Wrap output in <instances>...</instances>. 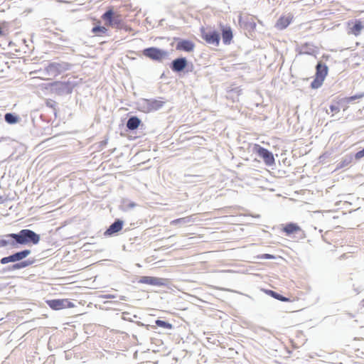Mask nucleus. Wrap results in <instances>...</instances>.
<instances>
[{"label":"nucleus","mask_w":364,"mask_h":364,"mask_svg":"<svg viewBox=\"0 0 364 364\" xmlns=\"http://www.w3.org/2000/svg\"><path fill=\"white\" fill-rule=\"evenodd\" d=\"M4 202L3 197L0 196V204Z\"/></svg>","instance_id":"obj_47"},{"label":"nucleus","mask_w":364,"mask_h":364,"mask_svg":"<svg viewBox=\"0 0 364 364\" xmlns=\"http://www.w3.org/2000/svg\"><path fill=\"white\" fill-rule=\"evenodd\" d=\"M46 304L53 310H60L67 308H73L75 306L73 302L66 299H55L47 300Z\"/></svg>","instance_id":"obj_8"},{"label":"nucleus","mask_w":364,"mask_h":364,"mask_svg":"<svg viewBox=\"0 0 364 364\" xmlns=\"http://www.w3.org/2000/svg\"><path fill=\"white\" fill-rule=\"evenodd\" d=\"M329 109L332 112L338 113L340 111V107L336 105H331Z\"/></svg>","instance_id":"obj_41"},{"label":"nucleus","mask_w":364,"mask_h":364,"mask_svg":"<svg viewBox=\"0 0 364 364\" xmlns=\"http://www.w3.org/2000/svg\"><path fill=\"white\" fill-rule=\"evenodd\" d=\"M254 150L264 160L266 165L272 166L274 164L275 160L272 151L258 144L255 146Z\"/></svg>","instance_id":"obj_7"},{"label":"nucleus","mask_w":364,"mask_h":364,"mask_svg":"<svg viewBox=\"0 0 364 364\" xmlns=\"http://www.w3.org/2000/svg\"><path fill=\"white\" fill-rule=\"evenodd\" d=\"M258 259H275V256L271 254H262L257 256Z\"/></svg>","instance_id":"obj_36"},{"label":"nucleus","mask_w":364,"mask_h":364,"mask_svg":"<svg viewBox=\"0 0 364 364\" xmlns=\"http://www.w3.org/2000/svg\"><path fill=\"white\" fill-rule=\"evenodd\" d=\"M9 262H12V258H11V255L7 256V257H2L0 259V263L1 264H8Z\"/></svg>","instance_id":"obj_37"},{"label":"nucleus","mask_w":364,"mask_h":364,"mask_svg":"<svg viewBox=\"0 0 364 364\" xmlns=\"http://www.w3.org/2000/svg\"><path fill=\"white\" fill-rule=\"evenodd\" d=\"M11 256L12 258V262H14H14L16 263L17 262H18L19 261H21L23 259L20 251L11 254Z\"/></svg>","instance_id":"obj_33"},{"label":"nucleus","mask_w":364,"mask_h":364,"mask_svg":"<svg viewBox=\"0 0 364 364\" xmlns=\"http://www.w3.org/2000/svg\"><path fill=\"white\" fill-rule=\"evenodd\" d=\"M155 323L157 326L164 329L171 330L173 328V326L171 323L161 319H156Z\"/></svg>","instance_id":"obj_27"},{"label":"nucleus","mask_w":364,"mask_h":364,"mask_svg":"<svg viewBox=\"0 0 364 364\" xmlns=\"http://www.w3.org/2000/svg\"><path fill=\"white\" fill-rule=\"evenodd\" d=\"M328 66L321 61L317 63L316 65V75L319 78L325 79L328 74Z\"/></svg>","instance_id":"obj_16"},{"label":"nucleus","mask_w":364,"mask_h":364,"mask_svg":"<svg viewBox=\"0 0 364 364\" xmlns=\"http://www.w3.org/2000/svg\"><path fill=\"white\" fill-rule=\"evenodd\" d=\"M143 55L154 61L161 62L164 59L168 57L167 50L161 49L157 47H149L142 50Z\"/></svg>","instance_id":"obj_4"},{"label":"nucleus","mask_w":364,"mask_h":364,"mask_svg":"<svg viewBox=\"0 0 364 364\" xmlns=\"http://www.w3.org/2000/svg\"><path fill=\"white\" fill-rule=\"evenodd\" d=\"M136 324H137L138 326H146L147 328H148V326H149L148 325H145V324H144L143 323H141V322H140V321H137V322H136Z\"/></svg>","instance_id":"obj_46"},{"label":"nucleus","mask_w":364,"mask_h":364,"mask_svg":"<svg viewBox=\"0 0 364 364\" xmlns=\"http://www.w3.org/2000/svg\"><path fill=\"white\" fill-rule=\"evenodd\" d=\"M233 35L232 29L230 26L222 27V39L225 45H229L231 43Z\"/></svg>","instance_id":"obj_17"},{"label":"nucleus","mask_w":364,"mask_h":364,"mask_svg":"<svg viewBox=\"0 0 364 364\" xmlns=\"http://www.w3.org/2000/svg\"><path fill=\"white\" fill-rule=\"evenodd\" d=\"M103 297L105 299H114L116 298V296L113 294H106Z\"/></svg>","instance_id":"obj_44"},{"label":"nucleus","mask_w":364,"mask_h":364,"mask_svg":"<svg viewBox=\"0 0 364 364\" xmlns=\"http://www.w3.org/2000/svg\"><path fill=\"white\" fill-rule=\"evenodd\" d=\"M132 317L137 318V316L136 315L132 316L131 314L129 312H123L122 313V319L124 321L133 322L134 321L132 319Z\"/></svg>","instance_id":"obj_34"},{"label":"nucleus","mask_w":364,"mask_h":364,"mask_svg":"<svg viewBox=\"0 0 364 364\" xmlns=\"http://www.w3.org/2000/svg\"><path fill=\"white\" fill-rule=\"evenodd\" d=\"M102 20L105 24L117 29L124 28V22L120 16L116 15L112 9H108L102 16Z\"/></svg>","instance_id":"obj_3"},{"label":"nucleus","mask_w":364,"mask_h":364,"mask_svg":"<svg viewBox=\"0 0 364 364\" xmlns=\"http://www.w3.org/2000/svg\"><path fill=\"white\" fill-rule=\"evenodd\" d=\"M108 29L105 26H95L92 28V33L97 36H103L107 33Z\"/></svg>","instance_id":"obj_23"},{"label":"nucleus","mask_w":364,"mask_h":364,"mask_svg":"<svg viewBox=\"0 0 364 364\" xmlns=\"http://www.w3.org/2000/svg\"><path fill=\"white\" fill-rule=\"evenodd\" d=\"M77 85V83L75 80H70V78L65 81L53 82L49 84V87L52 93L59 96H65L71 94Z\"/></svg>","instance_id":"obj_2"},{"label":"nucleus","mask_w":364,"mask_h":364,"mask_svg":"<svg viewBox=\"0 0 364 364\" xmlns=\"http://www.w3.org/2000/svg\"><path fill=\"white\" fill-rule=\"evenodd\" d=\"M6 238L14 239V242L18 245H37L39 243L41 236L30 229H22L17 233H9L5 235Z\"/></svg>","instance_id":"obj_1"},{"label":"nucleus","mask_w":364,"mask_h":364,"mask_svg":"<svg viewBox=\"0 0 364 364\" xmlns=\"http://www.w3.org/2000/svg\"><path fill=\"white\" fill-rule=\"evenodd\" d=\"M16 264L18 269H23L28 267L26 260L19 261L18 262H16Z\"/></svg>","instance_id":"obj_39"},{"label":"nucleus","mask_w":364,"mask_h":364,"mask_svg":"<svg viewBox=\"0 0 364 364\" xmlns=\"http://www.w3.org/2000/svg\"><path fill=\"white\" fill-rule=\"evenodd\" d=\"M141 120L136 116H131L126 124V126L129 130L134 131L141 124Z\"/></svg>","instance_id":"obj_20"},{"label":"nucleus","mask_w":364,"mask_h":364,"mask_svg":"<svg viewBox=\"0 0 364 364\" xmlns=\"http://www.w3.org/2000/svg\"><path fill=\"white\" fill-rule=\"evenodd\" d=\"M137 282L151 286L164 287L167 285L168 279L156 277L142 276L138 279Z\"/></svg>","instance_id":"obj_9"},{"label":"nucleus","mask_w":364,"mask_h":364,"mask_svg":"<svg viewBox=\"0 0 364 364\" xmlns=\"http://www.w3.org/2000/svg\"><path fill=\"white\" fill-rule=\"evenodd\" d=\"M4 120L9 124H15L20 120V117L15 113L7 112L4 114Z\"/></svg>","instance_id":"obj_21"},{"label":"nucleus","mask_w":364,"mask_h":364,"mask_svg":"<svg viewBox=\"0 0 364 364\" xmlns=\"http://www.w3.org/2000/svg\"><path fill=\"white\" fill-rule=\"evenodd\" d=\"M361 305L364 306V299L361 301Z\"/></svg>","instance_id":"obj_48"},{"label":"nucleus","mask_w":364,"mask_h":364,"mask_svg":"<svg viewBox=\"0 0 364 364\" xmlns=\"http://www.w3.org/2000/svg\"><path fill=\"white\" fill-rule=\"evenodd\" d=\"M265 292L269 295L270 296H272V298L274 299H276L279 301H289V299L273 291V290H270V289H268V290H265Z\"/></svg>","instance_id":"obj_22"},{"label":"nucleus","mask_w":364,"mask_h":364,"mask_svg":"<svg viewBox=\"0 0 364 364\" xmlns=\"http://www.w3.org/2000/svg\"><path fill=\"white\" fill-rule=\"evenodd\" d=\"M193 70V63H188V67H186V68L185 69V70L183 72L185 73H189V72H192Z\"/></svg>","instance_id":"obj_42"},{"label":"nucleus","mask_w":364,"mask_h":364,"mask_svg":"<svg viewBox=\"0 0 364 364\" xmlns=\"http://www.w3.org/2000/svg\"><path fill=\"white\" fill-rule=\"evenodd\" d=\"M301 55H314L316 53V48L310 43H304L301 46L299 50Z\"/></svg>","instance_id":"obj_19"},{"label":"nucleus","mask_w":364,"mask_h":364,"mask_svg":"<svg viewBox=\"0 0 364 364\" xmlns=\"http://www.w3.org/2000/svg\"><path fill=\"white\" fill-rule=\"evenodd\" d=\"M107 144V139L103 140V141H102L100 143V146L101 148H102V147L105 146Z\"/></svg>","instance_id":"obj_43"},{"label":"nucleus","mask_w":364,"mask_h":364,"mask_svg":"<svg viewBox=\"0 0 364 364\" xmlns=\"http://www.w3.org/2000/svg\"><path fill=\"white\" fill-rule=\"evenodd\" d=\"M175 41L177 42L176 46V49L177 50L189 53L194 50L195 43L191 40L176 38H175Z\"/></svg>","instance_id":"obj_12"},{"label":"nucleus","mask_w":364,"mask_h":364,"mask_svg":"<svg viewBox=\"0 0 364 364\" xmlns=\"http://www.w3.org/2000/svg\"><path fill=\"white\" fill-rule=\"evenodd\" d=\"M354 158V155L348 154L345 156L342 160L338 164V168H344L348 166L353 161Z\"/></svg>","instance_id":"obj_25"},{"label":"nucleus","mask_w":364,"mask_h":364,"mask_svg":"<svg viewBox=\"0 0 364 364\" xmlns=\"http://www.w3.org/2000/svg\"><path fill=\"white\" fill-rule=\"evenodd\" d=\"M169 67L173 73H180L188 67V60L185 57L176 58L171 61Z\"/></svg>","instance_id":"obj_11"},{"label":"nucleus","mask_w":364,"mask_h":364,"mask_svg":"<svg viewBox=\"0 0 364 364\" xmlns=\"http://www.w3.org/2000/svg\"><path fill=\"white\" fill-rule=\"evenodd\" d=\"M191 222H192L191 217L188 216L175 219L171 222V224L173 225H183Z\"/></svg>","instance_id":"obj_26"},{"label":"nucleus","mask_w":364,"mask_h":364,"mask_svg":"<svg viewBox=\"0 0 364 364\" xmlns=\"http://www.w3.org/2000/svg\"><path fill=\"white\" fill-rule=\"evenodd\" d=\"M201 36L203 40L208 44H211L215 46H218L220 43V36L218 31L213 30L205 31L204 29L202 30Z\"/></svg>","instance_id":"obj_10"},{"label":"nucleus","mask_w":364,"mask_h":364,"mask_svg":"<svg viewBox=\"0 0 364 364\" xmlns=\"http://www.w3.org/2000/svg\"><path fill=\"white\" fill-rule=\"evenodd\" d=\"M14 239L6 238L4 235V238L0 240V247H6L10 245L12 247H17V243L14 242Z\"/></svg>","instance_id":"obj_28"},{"label":"nucleus","mask_w":364,"mask_h":364,"mask_svg":"<svg viewBox=\"0 0 364 364\" xmlns=\"http://www.w3.org/2000/svg\"><path fill=\"white\" fill-rule=\"evenodd\" d=\"M164 104V101L156 99H143L139 103V106L144 112H151L160 109Z\"/></svg>","instance_id":"obj_6"},{"label":"nucleus","mask_w":364,"mask_h":364,"mask_svg":"<svg viewBox=\"0 0 364 364\" xmlns=\"http://www.w3.org/2000/svg\"><path fill=\"white\" fill-rule=\"evenodd\" d=\"M124 221L121 219H116L104 232L105 237H110L122 230Z\"/></svg>","instance_id":"obj_13"},{"label":"nucleus","mask_w":364,"mask_h":364,"mask_svg":"<svg viewBox=\"0 0 364 364\" xmlns=\"http://www.w3.org/2000/svg\"><path fill=\"white\" fill-rule=\"evenodd\" d=\"M364 157V148L360 151H358L357 153L355 154L354 158L355 160H360L362 158Z\"/></svg>","instance_id":"obj_38"},{"label":"nucleus","mask_w":364,"mask_h":364,"mask_svg":"<svg viewBox=\"0 0 364 364\" xmlns=\"http://www.w3.org/2000/svg\"><path fill=\"white\" fill-rule=\"evenodd\" d=\"M325 79L319 78L318 77L315 76L314 80L311 82V87L312 89H318L322 85Z\"/></svg>","instance_id":"obj_29"},{"label":"nucleus","mask_w":364,"mask_h":364,"mask_svg":"<svg viewBox=\"0 0 364 364\" xmlns=\"http://www.w3.org/2000/svg\"><path fill=\"white\" fill-rule=\"evenodd\" d=\"M239 23L241 27L248 31H254L256 28V23L252 16H242L240 15L239 16Z\"/></svg>","instance_id":"obj_14"},{"label":"nucleus","mask_w":364,"mask_h":364,"mask_svg":"<svg viewBox=\"0 0 364 364\" xmlns=\"http://www.w3.org/2000/svg\"><path fill=\"white\" fill-rule=\"evenodd\" d=\"M283 230L288 236L291 235L293 233H296L298 232L304 234V232L302 231L301 228L297 224L294 223H287L283 228Z\"/></svg>","instance_id":"obj_18"},{"label":"nucleus","mask_w":364,"mask_h":364,"mask_svg":"<svg viewBox=\"0 0 364 364\" xmlns=\"http://www.w3.org/2000/svg\"><path fill=\"white\" fill-rule=\"evenodd\" d=\"M18 268L17 264L14 262V264L8 265L6 267H4L1 272L2 273L10 272H14V271L18 270Z\"/></svg>","instance_id":"obj_32"},{"label":"nucleus","mask_w":364,"mask_h":364,"mask_svg":"<svg viewBox=\"0 0 364 364\" xmlns=\"http://www.w3.org/2000/svg\"><path fill=\"white\" fill-rule=\"evenodd\" d=\"M364 97V92L358 93L345 98V102L347 103H351L356 100H360Z\"/></svg>","instance_id":"obj_30"},{"label":"nucleus","mask_w":364,"mask_h":364,"mask_svg":"<svg viewBox=\"0 0 364 364\" xmlns=\"http://www.w3.org/2000/svg\"><path fill=\"white\" fill-rule=\"evenodd\" d=\"M46 105L48 107L53 109L54 114L55 115L56 114V107H58V103L53 100H48L46 102Z\"/></svg>","instance_id":"obj_31"},{"label":"nucleus","mask_w":364,"mask_h":364,"mask_svg":"<svg viewBox=\"0 0 364 364\" xmlns=\"http://www.w3.org/2000/svg\"><path fill=\"white\" fill-rule=\"evenodd\" d=\"M124 205L126 207V210H128L135 208L137 205L133 201L124 200Z\"/></svg>","instance_id":"obj_35"},{"label":"nucleus","mask_w":364,"mask_h":364,"mask_svg":"<svg viewBox=\"0 0 364 364\" xmlns=\"http://www.w3.org/2000/svg\"><path fill=\"white\" fill-rule=\"evenodd\" d=\"M363 27L364 26L360 20H355L354 25L350 28L351 32L355 36H358V35H360Z\"/></svg>","instance_id":"obj_24"},{"label":"nucleus","mask_w":364,"mask_h":364,"mask_svg":"<svg viewBox=\"0 0 364 364\" xmlns=\"http://www.w3.org/2000/svg\"><path fill=\"white\" fill-rule=\"evenodd\" d=\"M20 252L21 254L23 259H25L31 254V251L28 249H25V250L20 251Z\"/></svg>","instance_id":"obj_40"},{"label":"nucleus","mask_w":364,"mask_h":364,"mask_svg":"<svg viewBox=\"0 0 364 364\" xmlns=\"http://www.w3.org/2000/svg\"><path fill=\"white\" fill-rule=\"evenodd\" d=\"M26 262L27 266L28 267L30 265H32L34 263L35 260L34 259H27V260H26Z\"/></svg>","instance_id":"obj_45"},{"label":"nucleus","mask_w":364,"mask_h":364,"mask_svg":"<svg viewBox=\"0 0 364 364\" xmlns=\"http://www.w3.org/2000/svg\"><path fill=\"white\" fill-rule=\"evenodd\" d=\"M292 18L291 15L280 16L277 21L275 27L279 30L285 29L291 23Z\"/></svg>","instance_id":"obj_15"},{"label":"nucleus","mask_w":364,"mask_h":364,"mask_svg":"<svg viewBox=\"0 0 364 364\" xmlns=\"http://www.w3.org/2000/svg\"><path fill=\"white\" fill-rule=\"evenodd\" d=\"M71 67L72 65L67 62H52L46 67V70L49 75L57 76L65 71L69 70Z\"/></svg>","instance_id":"obj_5"}]
</instances>
